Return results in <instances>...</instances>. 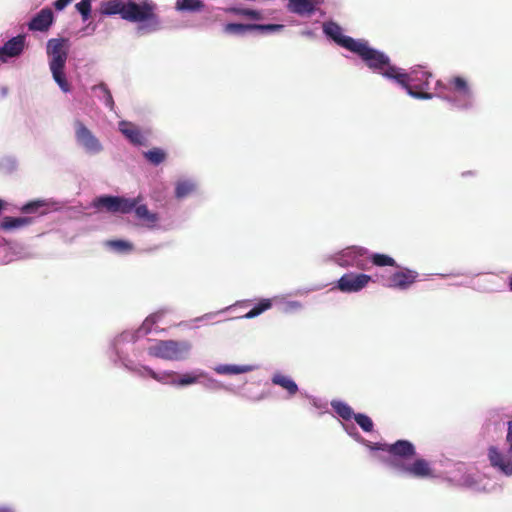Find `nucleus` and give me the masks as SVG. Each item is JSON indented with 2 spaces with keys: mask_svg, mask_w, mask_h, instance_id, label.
I'll return each mask as SVG.
<instances>
[{
  "mask_svg": "<svg viewBox=\"0 0 512 512\" xmlns=\"http://www.w3.org/2000/svg\"><path fill=\"white\" fill-rule=\"evenodd\" d=\"M506 441L509 444L510 459L498 451L495 446L488 449V459L492 467L499 469L505 475H512V420L508 422Z\"/></svg>",
  "mask_w": 512,
  "mask_h": 512,
  "instance_id": "obj_8",
  "label": "nucleus"
},
{
  "mask_svg": "<svg viewBox=\"0 0 512 512\" xmlns=\"http://www.w3.org/2000/svg\"><path fill=\"white\" fill-rule=\"evenodd\" d=\"M231 12L236 15L247 17L254 20H261L263 18L262 14L259 11L249 8H232Z\"/></svg>",
  "mask_w": 512,
  "mask_h": 512,
  "instance_id": "obj_34",
  "label": "nucleus"
},
{
  "mask_svg": "<svg viewBox=\"0 0 512 512\" xmlns=\"http://www.w3.org/2000/svg\"><path fill=\"white\" fill-rule=\"evenodd\" d=\"M509 288L512 291V277H510V279H509Z\"/></svg>",
  "mask_w": 512,
  "mask_h": 512,
  "instance_id": "obj_41",
  "label": "nucleus"
},
{
  "mask_svg": "<svg viewBox=\"0 0 512 512\" xmlns=\"http://www.w3.org/2000/svg\"><path fill=\"white\" fill-rule=\"evenodd\" d=\"M194 190V183L190 181H181L176 185L175 194L177 198H183L191 194Z\"/></svg>",
  "mask_w": 512,
  "mask_h": 512,
  "instance_id": "obj_32",
  "label": "nucleus"
},
{
  "mask_svg": "<svg viewBox=\"0 0 512 512\" xmlns=\"http://www.w3.org/2000/svg\"><path fill=\"white\" fill-rule=\"evenodd\" d=\"M393 465L403 472H406L416 478H432L434 477V470L431 468L430 463L423 459L418 458L412 464L405 465L395 461Z\"/></svg>",
  "mask_w": 512,
  "mask_h": 512,
  "instance_id": "obj_12",
  "label": "nucleus"
},
{
  "mask_svg": "<svg viewBox=\"0 0 512 512\" xmlns=\"http://www.w3.org/2000/svg\"><path fill=\"white\" fill-rule=\"evenodd\" d=\"M107 244L111 248L121 251V252L131 251L133 248L131 243L124 241V240H111V241H108Z\"/></svg>",
  "mask_w": 512,
  "mask_h": 512,
  "instance_id": "obj_39",
  "label": "nucleus"
},
{
  "mask_svg": "<svg viewBox=\"0 0 512 512\" xmlns=\"http://www.w3.org/2000/svg\"><path fill=\"white\" fill-rule=\"evenodd\" d=\"M75 7L81 14L84 22L91 17V0H81Z\"/></svg>",
  "mask_w": 512,
  "mask_h": 512,
  "instance_id": "obj_37",
  "label": "nucleus"
},
{
  "mask_svg": "<svg viewBox=\"0 0 512 512\" xmlns=\"http://www.w3.org/2000/svg\"><path fill=\"white\" fill-rule=\"evenodd\" d=\"M25 47V36L17 35L8 40L3 47H0V60L5 61L8 57L19 56Z\"/></svg>",
  "mask_w": 512,
  "mask_h": 512,
  "instance_id": "obj_15",
  "label": "nucleus"
},
{
  "mask_svg": "<svg viewBox=\"0 0 512 512\" xmlns=\"http://www.w3.org/2000/svg\"><path fill=\"white\" fill-rule=\"evenodd\" d=\"M127 0H108L102 2L100 11L103 15L119 14L122 19L126 13Z\"/></svg>",
  "mask_w": 512,
  "mask_h": 512,
  "instance_id": "obj_20",
  "label": "nucleus"
},
{
  "mask_svg": "<svg viewBox=\"0 0 512 512\" xmlns=\"http://www.w3.org/2000/svg\"><path fill=\"white\" fill-rule=\"evenodd\" d=\"M74 125L77 142L83 146L87 152L92 154L99 153L102 150V145L93 133L79 120H76Z\"/></svg>",
  "mask_w": 512,
  "mask_h": 512,
  "instance_id": "obj_9",
  "label": "nucleus"
},
{
  "mask_svg": "<svg viewBox=\"0 0 512 512\" xmlns=\"http://www.w3.org/2000/svg\"><path fill=\"white\" fill-rule=\"evenodd\" d=\"M227 34H243L253 30V24L228 23L223 28Z\"/></svg>",
  "mask_w": 512,
  "mask_h": 512,
  "instance_id": "obj_30",
  "label": "nucleus"
},
{
  "mask_svg": "<svg viewBox=\"0 0 512 512\" xmlns=\"http://www.w3.org/2000/svg\"><path fill=\"white\" fill-rule=\"evenodd\" d=\"M272 306V302L270 299H262L256 306H254L250 311H248L244 317L247 319L254 318L264 311L270 309Z\"/></svg>",
  "mask_w": 512,
  "mask_h": 512,
  "instance_id": "obj_29",
  "label": "nucleus"
},
{
  "mask_svg": "<svg viewBox=\"0 0 512 512\" xmlns=\"http://www.w3.org/2000/svg\"><path fill=\"white\" fill-rule=\"evenodd\" d=\"M134 371L140 376L145 377L149 376L152 379L156 380L157 382H160L162 384H168L169 377H175L176 372L174 371H165L163 373H157L149 366H142L139 369H134Z\"/></svg>",
  "mask_w": 512,
  "mask_h": 512,
  "instance_id": "obj_21",
  "label": "nucleus"
},
{
  "mask_svg": "<svg viewBox=\"0 0 512 512\" xmlns=\"http://www.w3.org/2000/svg\"><path fill=\"white\" fill-rule=\"evenodd\" d=\"M272 383L285 389L289 396H294L298 392V386L290 377L281 373H276L271 379Z\"/></svg>",
  "mask_w": 512,
  "mask_h": 512,
  "instance_id": "obj_22",
  "label": "nucleus"
},
{
  "mask_svg": "<svg viewBox=\"0 0 512 512\" xmlns=\"http://www.w3.org/2000/svg\"><path fill=\"white\" fill-rule=\"evenodd\" d=\"M354 420L365 432H371L373 430V422L370 417L365 414H355Z\"/></svg>",
  "mask_w": 512,
  "mask_h": 512,
  "instance_id": "obj_35",
  "label": "nucleus"
},
{
  "mask_svg": "<svg viewBox=\"0 0 512 512\" xmlns=\"http://www.w3.org/2000/svg\"><path fill=\"white\" fill-rule=\"evenodd\" d=\"M437 95L444 99H449L447 91L452 90L457 96L452 99L455 106L460 109H469L473 106V94L468 86L467 81L461 76L452 77L448 81V85L441 81L436 82Z\"/></svg>",
  "mask_w": 512,
  "mask_h": 512,
  "instance_id": "obj_4",
  "label": "nucleus"
},
{
  "mask_svg": "<svg viewBox=\"0 0 512 512\" xmlns=\"http://www.w3.org/2000/svg\"><path fill=\"white\" fill-rule=\"evenodd\" d=\"M370 260L375 266H379V267L397 266L396 261L392 257L385 255V254H379V253L372 254L370 257Z\"/></svg>",
  "mask_w": 512,
  "mask_h": 512,
  "instance_id": "obj_31",
  "label": "nucleus"
},
{
  "mask_svg": "<svg viewBox=\"0 0 512 512\" xmlns=\"http://www.w3.org/2000/svg\"><path fill=\"white\" fill-rule=\"evenodd\" d=\"M417 277L418 273L416 271L405 268L393 273L388 278V283L386 286L390 288L405 290L416 281Z\"/></svg>",
  "mask_w": 512,
  "mask_h": 512,
  "instance_id": "obj_14",
  "label": "nucleus"
},
{
  "mask_svg": "<svg viewBox=\"0 0 512 512\" xmlns=\"http://www.w3.org/2000/svg\"><path fill=\"white\" fill-rule=\"evenodd\" d=\"M156 4L151 0H143L140 3H136L133 0H127L126 13L124 15V20L129 22H151L155 29L159 25V19L156 11Z\"/></svg>",
  "mask_w": 512,
  "mask_h": 512,
  "instance_id": "obj_6",
  "label": "nucleus"
},
{
  "mask_svg": "<svg viewBox=\"0 0 512 512\" xmlns=\"http://www.w3.org/2000/svg\"><path fill=\"white\" fill-rule=\"evenodd\" d=\"M53 12L49 8H44L38 12L28 23V28L31 31H47L53 23Z\"/></svg>",
  "mask_w": 512,
  "mask_h": 512,
  "instance_id": "obj_16",
  "label": "nucleus"
},
{
  "mask_svg": "<svg viewBox=\"0 0 512 512\" xmlns=\"http://www.w3.org/2000/svg\"><path fill=\"white\" fill-rule=\"evenodd\" d=\"M47 206V203L44 200H34L31 202L26 203L22 206L21 211L26 214L31 213H40L44 214L45 211H40L41 208Z\"/></svg>",
  "mask_w": 512,
  "mask_h": 512,
  "instance_id": "obj_33",
  "label": "nucleus"
},
{
  "mask_svg": "<svg viewBox=\"0 0 512 512\" xmlns=\"http://www.w3.org/2000/svg\"><path fill=\"white\" fill-rule=\"evenodd\" d=\"M371 280L367 274L346 273L339 280L337 287L340 291L351 293L363 289Z\"/></svg>",
  "mask_w": 512,
  "mask_h": 512,
  "instance_id": "obj_11",
  "label": "nucleus"
},
{
  "mask_svg": "<svg viewBox=\"0 0 512 512\" xmlns=\"http://www.w3.org/2000/svg\"><path fill=\"white\" fill-rule=\"evenodd\" d=\"M176 377H177V375L175 377H169L168 384H172L175 386L191 385L198 381L199 376L195 375L193 373H186V374L181 375L178 379Z\"/></svg>",
  "mask_w": 512,
  "mask_h": 512,
  "instance_id": "obj_25",
  "label": "nucleus"
},
{
  "mask_svg": "<svg viewBox=\"0 0 512 512\" xmlns=\"http://www.w3.org/2000/svg\"><path fill=\"white\" fill-rule=\"evenodd\" d=\"M176 8L181 11H200L204 3L200 0H182L176 3Z\"/></svg>",
  "mask_w": 512,
  "mask_h": 512,
  "instance_id": "obj_26",
  "label": "nucleus"
},
{
  "mask_svg": "<svg viewBox=\"0 0 512 512\" xmlns=\"http://www.w3.org/2000/svg\"><path fill=\"white\" fill-rule=\"evenodd\" d=\"M73 0H56L54 2V7L56 10H63L67 5H69Z\"/></svg>",
  "mask_w": 512,
  "mask_h": 512,
  "instance_id": "obj_40",
  "label": "nucleus"
},
{
  "mask_svg": "<svg viewBox=\"0 0 512 512\" xmlns=\"http://www.w3.org/2000/svg\"><path fill=\"white\" fill-rule=\"evenodd\" d=\"M253 370V367L250 365H228V364H220L214 368V371L220 375H234V374H242L247 373Z\"/></svg>",
  "mask_w": 512,
  "mask_h": 512,
  "instance_id": "obj_24",
  "label": "nucleus"
},
{
  "mask_svg": "<svg viewBox=\"0 0 512 512\" xmlns=\"http://www.w3.org/2000/svg\"><path fill=\"white\" fill-rule=\"evenodd\" d=\"M332 407L334 411L344 420H350L352 417L354 418V413L352 408L344 403V402H332Z\"/></svg>",
  "mask_w": 512,
  "mask_h": 512,
  "instance_id": "obj_28",
  "label": "nucleus"
},
{
  "mask_svg": "<svg viewBox=\"0 0 512 512\" xmlns=\"http://www.w3.org/2000/svg\"><path fill=\"white\" fill-rule=\"evenodd\" d=\"M68 50V39L52 38L47 42V54L50 57L49 68L53 79L63 92L70 91V84L68 83L64 73L68 58Z\"/></svg>",
  "mask_w": 512,
  "mask_h": 512,
  "instance_id": "obj_1",
  "label": "nucleus"
},
{
  "mask_svg": "<svg viewBox=\"0 0 512 512\" xmlns=\"http://www.w3.org/2000/svg\"><path fill=\"white\" fill-rule=\"evenodd\" d=\"M119 130L127 139H129L131 143L135 145L144 144L145 137L136 125L130 122L122 121L119 123Z\"/></svg>",
  "mask_w": 512,
  "mask_h": 512,
  "instance_id": "obj_18",
  "label": "nucleus"
},
{
  "mask_svg": "<svg viewBox=\"0 0 512 512\" xmlns=\"http://www.w3.org/2000/svg\"><path fill=\"white\" fill-rule=\"evenodd\" d=\"M144 157L153 165H159L166 159V153L160 148H153L144 153Z\"/></svg>",
  "mask_w": 512,
  "mask_h": 512,
  "instance_id": "obj_27",
  "label": "nucleus"
},
{
  "mask_svg": "<svg viewBox=\"0 0 512 512\" xmlns=\"http://www.w3.org/2000/svg\"><path fill=\"white\" fill-rule=\"evenodd\" d=\"M323 32L329 38H331L337 45L349 50L353 51L359 39L356 40L350 36H346L343 34V30L337 23L333 21H329L323 24Z\"/></svg>",
  "mask_w": 512,
  "mask_h": 512,
  "instance_id": "obj_10",
  "label": "nucleus"
},
{
  "mask_svg": "<svg viewBox=\"0 0 512 512\" xmlns=\"http://www.w3.org/2000/svg\"><path fill=\"white\" fill-rule=\"evenodd\" d=\"M287 9L300 16H309L316 10L314 0H288Z\"/></svg>",
  "mask_w": 512,
  "mask_h": 512,
  "instance_id": "obj_17",
  "label": "nucleus"
},
{
  "mask_svg": "<svg viewBox=\"0 0 512 512\" xmlns=\"http://www.w3.org/2000/svg\"><path fill=\"white\" fill-rule=\"evenodd\" d=\"M136 218L142 223V225L148 228H154L159 220L156 213L149 211L146 205H139L138 203L134 207Z\"/></svg>",
  "mask_w": 512,
  "mask_h": 512,
  "instance_id": "obj_19",
  "label": "nucleus"
},
{
  "mask_svg": "<svg viewBox=\"0 0 512 512\" xmlns=\"http://www.w3.org/2000/svg\"><path fill=\"white\" fill-rule=\"evenodd\" d=\"M284 29L282 24H253V30L261 32H280Z\"/></svg>",
  "mask_w": 512,
  "mask_h": 512,
  "instance_id": "obj_38",
  "label": "nucleus"
},
{
  "mask_svg": "<svg viewBox=\"0 0 512 512\" xmlns=\"http://www.w3.org/2000/svg\"><path fill=\"white\" fill-rule=\"evenodd\" d=\"M379 449L400 459H410L416 454L414 445L408 440H398L393 444H384Z\"/></svg>",
  "mask_w": 512,
  "mask_h": 512,
  "instance_id": "obj_13",
  "label": "nucleus"
},
{
  "mask_svg": "<svg viewBox=\"0 0 512 512\" xmlns=\"http://www.w3.org/2000/svg\"><path fill=\"white\" fill-rule=\"evenodd\" d=\"M190 349L191 345L188 342L159 340L148 348V354L164 360H181L186 357Z\"/></svg>",
  "mask_w": 512,
  "mask_h": 512,
  "instance_id": "obj_5",
  "label": "nucleus"
},
{
  "mask_svg": "<svg viewBox=\"0 0 512 512\" xmlns=\"http://www.w3.org/2000/svg\"><path fill=\"white\" fill-rule=\"evenodd\" d=\"M137 199H128L121 196L104 195L93 200V207L110 213L127 214L133 211Z\"/></svg>",
  "mask_w": 512,
  "mask_h": 512,
  "instance_id": "obj_7",
  "label": "nucleus"
},
{
  "mask_svg": "<svg viewBox=\"0 0 512 512\" xmlns=\"http://www.w3.org/2000/svg\"><path fill=\"white\" fill-rule=\"evenodd\" d=\"M93 90L99 89L103 93V98L106 106H108L111 110L114 107V100L112 97V94L108 88V86L105 83H100L98 85L93 86Z\"/></svg>",
  "mask_w": 512,
  "mask_h": 512,
  "instance_id": "obj_36",
  "label": "nucleus"
},
{
  "mask_svg": "<svg viewBox=\"0 0 512 512\" xmlns=\"http://www.w3.org/2000/svg\"><path fill=\"white\" fill-rule=\"evenodd\" d=\"M357 54L367 67L378 72L386 78L395 79L398 68L391 65L389 57L381 51L372 48L366 40L359 42L352 51Z\"/></svg>",
  "mask_w": 512,
  "mask_h": 512,
  "instance_id": "obj_2",
  "label": "nucleus"
},
{
  "mask_svg": "<svg viewBox=\"0 0 512 512\" xmlns=\"http://www.w3.org/2000/svg\"><path fill=\"white\" fill-rule=\"evenodd\" d=\"M395 81L406 89L409 95L418 99H431L433 95L428 92L430 89L429 80L432 74L421 67L412 70L410 73L401 72L398 69Z\"/></svg>",
  "mask_w": 512,
  "mask_h": 512,
  "instance_id": "obj_3",
  "label": "nucleus"
},
{
  "mask_svg": "<svg viewBox=\"0 0 512 512\" xmlns=\"http://www.w3.org/2000/svg\"><path fill=\"white\" fill-rule=\"evenodd\" d=\"M32 222L30 217H10L6 216L0 223V229L11 231L29 225Z\"/></svg>",
  "mask_w": 512,
  "mask_h": 512,
  "instance_id": "obj_23",
  "label": "nucleus"
}]
</instances>
